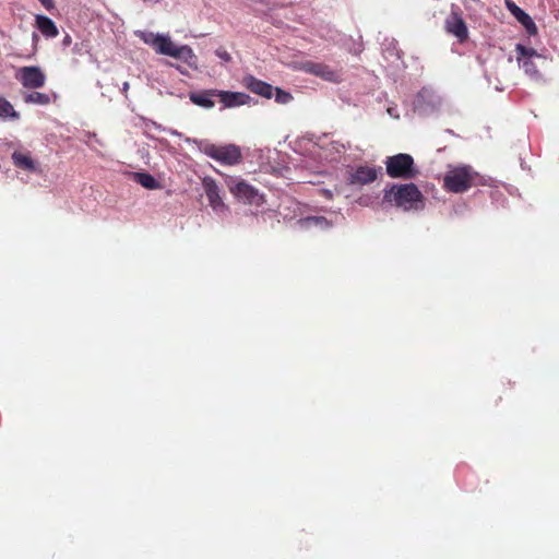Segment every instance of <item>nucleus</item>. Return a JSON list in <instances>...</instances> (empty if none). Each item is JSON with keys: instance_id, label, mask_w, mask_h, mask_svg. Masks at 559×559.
I'll list each match as a JSON object with an SVG mask.
<instances>
[{"instance_id": "obj_1", "label": "nucleus", "mask_w": 559, "mask_h": 559, "mask_svg": "<svg viewBox=\"0 0 559 559\" xmlns=\"http://www.w3.org/2000/svg\"><path fill=\"white\" fill-rule=\"evenodd\" d=\"M135 35L157 53L180 60L190 68L198 67L193 50L188 45H176L168 34L136 31Z\"/></svg>"}, {"instance_id": "obj_2", "label": "nucleus", "mask_w": 559, "mask_h": 559, "mask_svg": "<svg viewBox=\"0 0 559 559\" xmlns=\"http://www.w3.org/2000/svg\"><path fill=\"white\" fill-rule=\"evenodd\" d=\"M485 185V178L472 166L462 165L450 167L443 177L442 187L448 192L464 193L469 189Z\"/></svg>"}, {"instance_id": "obj_3", "label": "nucleus", "mask_w": 559, "mask_h": 559, "mask_svg": "<svg viewBox=\"0 0 559 559\" xmlns=\"http://www.w3.org/2000/svg\"><path fill=\"white\" fill-rule=\"evenodd\" d=\"M383 202L404 211L419 210L424 206V195L415 183L392 185L384 190Z\"/></svg>"}, {"instance_id": "obj_4", "label": "nucleus", "mask_w": 559, "mask_h": 559, "mask_svg": "<svg viewBox=\"0 0 559 559\" xmlns=\"http://www.w3.org/2000/svg\"><path fill=\"white\" fill-rule=\"evenodd\" d=\"M384 164L386 174L391 178L409 180L416 178L419 173L415 167L414 158L406 153L389 156Z\"/></svg>"}, {"instance_id": "obj_5", "label": "nucleus", "mask_w": 559, "mask_h": 559, "mask_svg": "<svg viewBox=\"0 0 559 559\" xmlns=\"http://www.w3.org/2000/svg\"><path fill=\"white\" fill-rule=\"evenodd\" d=\"M206 156L219 162L223 165L234 166L242 160V153L239 146L235 144H206L203 147Z\"/></svg>"}, {"instance_id": "obj_6", "label": "nucleus", "mask_w": 559, "mask_h": 559, "mask_svg": "<svg viewBox=\"0 0 559 559\" xmlns=\"http://www.w3.org/2000/svg\"><path fill=\"white\" fill-rule=\"evenodd\" d=\"M381 167H371L368 165H360L353 168L347 183L350 186H366L377 180L378 176L381 175Z\"/></svg>"}, {"instance_id": "obj_7", "label": "nucleus", "mask_w": 559, "mask_h": 559, "mask_svg": "<svg viewBox=\"0 0 559 559\" xmlns=\"http://www.w3.org/2000/svg\"><path fill=\"white\" fill-rule=\"evenodd\" d=\"M202 187L204 189V192L206 194V198L209 200V203L211 207L215 212H222L227 210V206L223 202L221 194H219V188L216 183V181L211 177H205L202 180Z\"/></svg>"}, {"instance_id": "obj_8", "label": "nucleus", "mask_w": 559, "mask_h": 559, "mask_svg": "<svg viewBox=\"0 0 559 559\" xmlns=\"http://www.w3.org/2000/svg\"><path fill=\"white\" fill-rule=\"evenodd\" d=\"M444 26L447 32L455 36L459 41H464L468 36L466 24L457 11L451 12L445 19Z\"/></svg>"}, {"instance_id": "obj_9", "label": "nucleus", "mask_w": 559, "mask_h": 559, "mask_svg": "<svg viewBox=\"0 0 559 559\" xmlns=\"http://www.w3.org/2000/svg\"><path fill=\"white\" fill-rule=\"evenodd\" d=\"M217 100L222 104L223 108H234L250 104L251 97L242 92L217 90Z\"/></svg>"}, {"instance_id": "obj_10", "label": "nucleus", "mask_w": 559, "mask_h": 559, "mask_svg": "<svg viewBox=\"0 0 559 559\" xmlns=\"http://www.w3.org/2000/svg\"><path fill=\"white\" fill-rule=\"evenodd\" d=\"M504 4L509 12L518 20L519 23L522 24L528 34L534 35L537 33L535 22L527 13H525L512 0H504Z\"/></svg>"}, {"instance_id": "obj_11", "label": "nucleus", "mask_w": 559, "mask_h": 559, "mask_svg": "<svg viewBox=\"0 0 559 559\" xmlns=\"http://www.w3.org/2000/svg\"><path fill=\"white\" fill-rule=\"evenodd\" d=\"M189 99L199 107L211 109L215 105V99H217V90L192 91L189 93Z\"/></svg>"}, {"instance_id": "obj_12", "label": "nucleus", "mask_w": 559, "mask_h": 559, "mask_svg": "<svg viewBox=\"0 0 559 559\" xmlns=\"http://www.w3.org/2000/svg\"><path fill=\"white\" fill-rule=\"evenodd\" d=\"M242 85L250 92L270 99L273 96L274 87L261 80L255 79L252 75H247L242 80Z\"/></svg>"}, {"instance_id": "obj_13", "label": "nucleus", "mask_w": 559, "mask_h": 559, "mask_svg": "<svg viewBox=\"0 0 559 559\" xmlns=\"http://www.w3.org/2000/svg\"><path fill=\"white\" fill-rule=\"evenodd\" d=\"M12 162L15 167L31 171L40 174L41 169L39 168L38 164L32 158V155L29 152H23V151H14L12 153Z\"/></svg>"}, {"instance_id": "obj_14", "label": "nucleus", "mask_w": 559, "mask_h": 559, "mask_svg": "<svg viewBox=\"0 0 559 559\" xmlns=\"http://www.w3.org/2000/svg\"><path fill=\"white\" fill-rule=\"evenodd\" d=\"M228 186L230 192L236 198L243 200L248 203H253L254 199L258 197V191L243 180L238 181L235 185L229 183Z\"/></svg>"}, {"instance_id": "obj_15", "label": "nucleus", "mask_w": 559, "mask_h": 559, "mask_svg": "<svg viewBox=\"0 0 559 559\" xmlns=\"http://www.w3.org/2000/svg\"><path fill=\"white\" fill-rule=\"evenodd\" d=\"M16 80L22 83L24 87L37 88L45 84L44 72H17Z\"/></svg>"}, {"instance_id": "obj_16", "label": "nucleus", "mask_w": 559, "mask_h": 559, "mask_svg": "<svg viewBox=\"0 0 559 559\" xmlns=\"http://www.w3.org/2000/svg\"><path fill=\"white\" fill-rule=\"evenodd\" d=\"M36 21V27L39 29V32L47 38H55L58 35V28L55 24V22L46 16L38 14L35 17Z\"/></svg>"}, {"instance_id": "obj_17", "label": "nucleus", "mask_w": 559, "mask_h": 559, "mask_svg": "<svg viewBox=\"0 0 559 559\" xmlns=\"http://www.w3.org/2000/svg\"><path fill=\"white\" fill-rule=\"evenodd\" d=\"M299 224L305 229H328L331 227V223L324 216H308L300 219Z\"/></svg>"}, {"instance_id": "obj_18", "label": "nucleus", "mask_w": 559, "mask_h": 559, "mask_svg": "<svg viewBox=\"0 0 559 559\" xmlns=\"http://www.w3.org/2000/svg\"><path fill=\"white\" fill-rule=\"evenodd\" d=\"M0 118L2 119H11L17 120L20 118V114L14 110L12 104L7 100L4 97L0 96Z\"/></svg>"}, {"instance_id": "obj_19", "label": "nucleus", "mask_w": 559, "mask_h": 559, "mask_svg": "<svg viewBox=\"0 0 559 559\" xmlns=\"http://www.w3.org/2000/svg\"><path fill=\"white\" fill-rule=\"evenodd\" d=\"M24 102L27 104L48 105L51 99L48 94L32 92L24 95Z\"/></svg>"}, {"instance_id": "obj_20", "label": "nucleus", "mask_w": 559, "mask_h": 559, "mask_svg": "<svg viewBox=\"0 0 559 559\" xmlns=\"http://www.w3.org/2000/svg\"><path fill=\"white\" fill-rule=\"evenodd\" d=\"M136 181L146 189H157L159 187L157 180L150 174L138 173Z\"/></svg>"}, {"instance_id": "obj_21", "label": "nucleus", "mask_w": 559, "mask_h": 559, "mask_svg": "<svg viewBox=\"0 0 559 559\" xmlns=\"http://www.w3.org/2000/svg\"><path fill=\"white\" fill-rule=\"evenodd\" d=\"M274 92L275 102L280 105H286L293 100L292 94L280 87H275Z\"/></svg>"}, {"instance_id": "obj_22", "label": "nucleus", "mask_w": 559, "mask_h": 559, "mask_svg": "<svg viewBox=\"0 0 559 559\" xmlns=\"http://www.w3.org/2000/svg\"><path fill=\"white\" fill-rule=\"evenodd\" d=\"M313 73L317 74L318 76H320L321 79L325 80V81H331V82H338L340 81L337 72H313Z\"/></svg>"}, {"instance_id": "obj_23", "label": "nucleus", "mask_w": 559, "mask_h": 559, "mask_svg": "<svg viewBox=\"0 0 559 559\" xmlns=\"http://www.w3.org/2000/svg\"><path fill=\"white\" fill-rule=\"evenodd\" d=\"M498 72H490L489 75L487 76V80L489 83H492V80L497 81V84H495V90L496 91H503V86H500V80L498 79L497 76Z\"/></svg>"}, {"instance_id": "obj_24", "label": "nucleus", "mask_w": 559, "mask_h": 559, "mask_svg": "<svg viewBox=\"0 0 559 559\" xmlns=\"http://www.w3.org/2000/svg\"><path fill=\"white\" fill-rule=\"evenodd\" d=\"M216 55L219 59L224 60V61H228L230 60V55L226 51V50H221L218 49L216 51Z\"/></svg>"}, {"instance_id": "obj_25", "label": "nucleus", "mask_w": 559, "mask_h": 559, "mask_svg": "<svg viewBox=\"0 0 559 559\" xmlns=\"http://www.w3.org/2000/svg\"><path fill=\"white\" fill-rule=\"evenodd\" d=\"M299 70H309V71H312V70H319L317 68V66H314L313 63L311 62H307V63H304L300 66Z\"/></svg>"}, {"instance_id": "obj_26", "label": "nucleus", "mask_w": 559, "mask_h": 559, "mask_svg": "<svg viewBox=\"0 0 559 559\" xmlns=\"http://www.w3.org/2000/svg\"><path fill=\"white\" fill-rule=\"evenodd\" d=\"M47 9L52 7V0H39Z\"/></svg>"}, {"instance_id": "obj_27", "label": "nucleus", "mask_w": 559, "mask_h": 559, "mask_svg": "<svg viewBox=\"0 0 559 559\" xmlns=\"http://www.w3.org/2000/svg\"><path fill=\"white\" fill-rule=\"evenodd\" d=\"M427 94H429V92L427 90L420 91L418 94V99L424 98Z\"/></svg>"}, {"instance_id": "obj_28", "label": "nucleus", "mask_w": 559, "mask_h": 559, "mask_svg": "<svg viewBox=\"0 0 559 559\" xmlns=\"http://www.w3.org/2000/svg\"><path fill=\"white\" fill-rule=\"evenodd\" d=\"M518 50L520 51V53H521L522 56L526 55V49H525L524 47H522V46H518Z\"/></svg>"}, {"instance_id": "obj_29", "label": "nucleus", "mask_w": 559, "mask_h": 559, "mask_svg": "<svg viewBox=\"0 0 559 559\" xmlns=\"http://www.w3.org/2000/svg\"><path fill=\"white\" fill-rule=\"evenodd\" d=\"M21 70L31 71V70H38V68L31 66V67H23Z\"/></svg>"}, {"instance_id": "obj_30", "label": "nucleus", "mask_w": 559, "mask_h": 559, "mask_svg": "<svg viewBox=\"0 0 559 559\" xmlns=\"http://www.w3.org/2000/svg\"><path fill=\"white\" fill-rule=\"evenodd\" d=\"M440 105V99H436L432 102V107H437Z\"/></svg>"}, {"instance_id": "obj_31", "label": "nucleus", "mask_w": 559, "mask_h": 559, "mask_svg": "<svg viewBox=\"0 0 559 559\" xmlns=\"http://www.w3.org/2000/svg\"><path fill=\"white\" fill-rule=\"evenodd\" d=\"M69 43H70V37L67 35L64 38V44H69Z\"/></svg>"}, {"instance_id": "obj_32", "label": "nucleus", "mask_w": 559, "mask_h": 559, "mask_svg": "<svg viewBox=\"0 0 559 559\" xmlns=\"http://www.w3.org/2000/svg\"><path fill=\"white\" fill-rule=\"evenodd\" d=\"M128 86H129V84L126 82V83L123 84V88H124V90H127V88H128Z\"/></svg>"}]
</instances>
